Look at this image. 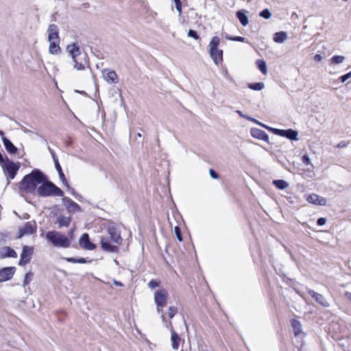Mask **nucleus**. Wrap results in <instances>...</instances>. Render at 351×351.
I'll use <instances>...</instances> for the list:
<instances>
[{
  "instance_id": "obj_4",
  "label": "nucleus",
  "mask_w": 351,
  "mask_h": 351,
  "mask_svg": "<svg viewBox=\"0 0 351 351\" xmlns=\"http://www.w3.org/2000/svg\"><path fill=\"white\" fill-rule=\"evenodd\" d=\"M37 193L40 197L58 196L63 197L64 192L54 183L45 176L44 182H41L37 189Z\"/></svg>"
},
{
  "instance_id": "obj_26",
  "label": "nucleus",
  "mask_w": 351,
  "mask_h": 351,
  "mask_svg": "<svg viewBox=\"0 0 351 351\" xmlns=\"http://www.w3.org/2000/svg\"><path fill=\"white\" fill-rule=\"evenodd\" d=\"M287 38V34L285 32H278L274 35V41L277 43H282Z\"/></svg>"
},
{
  "instance_id": "obj_53",
  "label": "nucleus",
  "mask_w": 351,
  "mask_h": 351,
  "mask_svg": "<svg viewBox=\"0 0 351 351\" xmlns=\"http://www.w3.org/2000/svg\"><path fill=\"white\" fill-rule=\"evenodd\" d=\"M69 190H70V192L75 197V198H77V196H79V195L77 193H75V190L73 189V188H68Z\"/></svg>"
},
{
  "instance_id": "obj_61",
  "label": "nucleus",
  "mask_w": 351,
  "mask_h": 351,
  "mask_svg": "<svg viewBox=\"0 0 351 351\" xmlns=\"http://www.w3.org/2000/svg\"><path fill=\"white\" fill-rule=\"evenodd\" d=\"M29 217V215L27 213L25 214V215H24L25 219H28Z\"/></svg>"
},
{
  "instance_id": "obj_52",
  "label": "nucleus",
  "mask_w": 351,
  "mask_h": 351,
  "mask_svg": "<svg viewBox=\"0 0 351 351\" xmlns=\"http://www.w3.org/2000/svg\"><path fill=\"white\" fill-rule=\"evenodd\" d=\"M322 56L320 54H316L314 56V60L315 62H320V61H322Z\"/></svg>"
},
{
  "instance_id": "obj_30",
  "label": "nucleus",
  "mask_w": 351,
  "mask_h": 351,
  "mask_svg": "<svg viewBox=\"0 0 351 351\" xmlns=\"http://www.w3.org/2000/svg\"><path fill=\"white\" fill-rule=\"evenodd\" d=\"M256 65L262 73H263V74L267 73V64H266V62L265 60H261V59L257 60L256 62Z\"/></svg>"
},
{
  "instance_id": "obj_1",
  "label": "nucleus",
  "mask_w": 351,
  "mask_h": 351,
  "mask_svg": "<svg viewBox=\"0 0 351 351\" xmlns=\"http://www.w3.org/2000/svg\"><path fill=\"white\" fill-rule=\"evenodd\" d=\"M45 175L39 169H34L25 175L19 184V190L21 193H34L38 186L44 182Z\"/></svg>"
},
{
  "instance_id": "obj_16",
  "label": "nucleus",
  "mask_w": 351,
  "mask_h": 351,
  "mask_svg": "<svg viewBox=\"0 0 351 351\" xmlns=\"http://www.w3.org/2000/svg\"><path fill=\"white\" fill-rule=\"evenodd\" d=\"M103 75L104 80L109 84H117L119 82V77L114 71L104 69Z\"/></svg>"
},
{
  "instance_id": "obj_3",
  "label": "nucleus",
  "mask_w": 351,
  "mask_h": 351,
  "mask_svg": "<svg viewBox=\"0 0 351 351\" xmlns=\"http://www.w3.org/2000/svg\"><path fill=\"white\" fill-rule=\"evenodd\" d=\"M67 51L75 64L74 68L78 71L84 70L88 62L87 54L82 53L80 47L75 43L68 45Z\"/></svg>"
},
{
  "instance_id": "obj_28",
  "label": "nucleus",
  "mask_w": 351,
  "mask_h": 351,
  "mask_svg": "<svg viewBox=\"0 0 351 351\" xmlns=\"http://www.w3.org/2000/svg\"><path fill=\"white\" fill-rule=\"evenodd\" d=\"M55 167H56V169L57 170L58 173V176H59V178H60V180L62 181V184L64 185H65L67 188H69V184L66 179V177L62 171V167L59 164H56L55 165Z\"/></svg>"
},
{
  "instance_id": "obj_48",
  "label": "nucleus",
  "mask_w": 351,
  "mask_h": 351,
  "mask_svg": "<svg viewBox=\"0 0 351 351\" xmlns=\"http://www.w3.org/2000/svg\"><path fill=\"white\" fill-rule=\"evenodd\" d=\"M246 119L248 120V121H252L254 122V123L257 124V125H261V124H263L262 123L259 122L258 120H256V119L253 118V117H251L250 116L247 115V117H246Z\"/></svg>"
},
{
  "instance_id": "obj_23",
  "label": "nucleus",
  "mask_w": 351,
  "mask_h": 351,
  "mask_svg": "<svg viewBox=\"0 0 351 351\" xmlns=\"http://www.w3.org/2000/svg\"><path fill=\"white\" fill-rule=\"evenodd\" d=\"M236 16L243 26H246L248 24V17L246 14L245 10H240L237 11L236 12Z\"/></svg>"
},
{
  "instance_id": "obj_33",
  "label": "nucleus",
  "mask_w": 351,
  "mask_h": 351,
  "mask_svg": "<svg viewBox=\"0 0 351 351\" xmlns=\"http://www.w3.org/2000/svg\"><path fill=\"white\" fill-rule=\"evenodd\" d=\"M161 319H162V322L164 323L165 327L168 329H170L171 332H172V330H173V325H172V323L171 321H167V319H166V317L165 315L163 314V313H162V315H161Z\"/></svg>"
},
{
  "instance_id": "obj_59",
  "label": "nucleus",
  "mask_w": 351,
  "mask_h": 351,
  "mask_svg": "<svg viewBox=\"0 0 351 351\" xmlns=\"http://www.w3.org/2000/svg\"><path fill=\"white\" fill-rule=\"evenodd\" d=\"M232 38H234V36H230V35H228V34H226V38L227 40H232Z\"/></svg>"
},
{
  "instance_id": "obj_42",
  "label": "nucleus",
  "mask_w": 351,
  "mask_h": 351,
  "mask_svg": "<svg viewBox=\"0 0 351 351\" xmlns=\"http://www.w3.org/2000/svg\"><path fill=\"white\" fill-rule=\"evenodd\" d=\"M351 77V71L345 74V75H341L340 77H339V80L340 81L343 83L345 82L346 80H348L350 77Z\"/></svg>"
},
{
  "instance_id": "obj_56",
  "label": "nucleus",
  "mask_w": 351,
  "mask_h": 351,
  "mask_svg": "<svg viewBox=\"0 0 351 351\" xmlns=\"http://www.w3.org/2000/svg\"><path fill=\"white\" fill-rule=\"evenodd\" d=\"M4 163V158L1 153L0 152V164L2 165Z\"/></svg>"
},
{
  "instance_id": "obj_45",
  "label": "nucleus",
  "mask_w": 351,
  "mask_h": 351,
  "mask_svg": "<svg viewBox=\"0 0 351 351\" xmlns=\"http://www.w3.org/2000/svg\"><path fill=\"white\" fill-rule=\"evenodd\" d=\"M232 40L238 41V42H243V43H247V41L246 40V38L245 37H242V36H234V38H232Z\"/></svg>"
},
{
  "instance_id": "obj_10",
  "label": "nucleus",
  "mask_w": 351,
  "mask_h": 351,
  "mask_svg": "<svg viewBox=\"0 0 351 351\" xmlns=\"http://www.w3.org/2000/svg\"><path fill=\"white\" fill-rule=\"evenodd\" d=\"M33 247L24 245L22 248V252L21 254V258L19 262L20 266H24L30 262L32 255L33 254Z\"/></svg>"
},
{
  "instance_id": "obj_7",
  "label": "nucleus",
  "mask_w": 351,
  "mask_h": 351,
  "mask_svg": "<svg viewBox=\"0 0 351 351\" xmlns=\"http://www.w3.org/2000/svg\"><path fill=\"white\" fill-rule=\"evenodd\" d=\"M168 292L165 289L157 290L154 293V302L156 304V309L158 313H163L162 308L167 303Z\"/></svg>"
},
{
  "instance_id": "obj_62",
  "label": "nucleus",
  "mask_w": 351,
  "mask_h": 351,
  "mask_svg": "<svg viewBox=\"0 0 351 351\" xmlns=\"http://www.w3.org/2000/svg\"><path fill=\"white\" fill-rule=\"evenodd\" d=\"M174 3H179L181 2V0H173Z\"/></svg>"
},
{
  "instance_id": "obj_58",
  "label": "nucleus",
  "mask_w": 351,
  "mask_h": 351,
  "mask_svg": "<svg viewBox=\"0 0 351 351\" xmlns=\"http://www.w3.org/2000/svg\"><path fill=\"white\" fill-rule=\"evenodd\" d=\"M346 295L348 298V299L351 302V293L346 292Z\"/></svg>"
},
{
  "instance_id": "obj_14",
  "label": "nucleus",
  "mask_w": 351,
  "mask_h": 351,
  "mask_svg": "<svg viewBox=\"0 0 351 351\" xmlns=\"http://www.w3.org/2000/svg\"><path fill=\"white\" fill-rule=\"evenodd\" d=\"M308 293L313 298L317 303L324 307H328L330 304L327 302L324 296L320 293L315 292V291L307 289Z\"/></svg>"
},
{
  "instance_id": "obj_24",
  "label": "nucleus",
  "mask_w": 351,
  "mask_h": 351,
  "mask_svg": "<svg viewBox=\"0 0 351 351\" xmlns=\"http://www.w3.org/2000/svg\"><path fill=\"white\" fill-rule=\"evenodd\" d=\"M50 43L49 51L51 54H58L60 52V40H49Z\"/></svg>"
},
{
  "instance_id": "obj_25",
  "label": "nucleus",
  "mask_w": 351,
  "mask_h": 351,
  "mask_svg": "<svg viewBox=\"0 0 351 351\" xmlns=\"http://www.w3.org/2000/svg\"><path fill=\"white\" fill-rule=\"evenodd\" d=\"M291 326L295 337H298L302 333V324L300 321L293 319L291 320Z\"/></svg>"
},
{
  "instance_id": "obj_20",
  "label": "nucleus",
  "mask_w": 351,
  "mask_h": 351,
  "mask_svg": "<svg viewBox=\"0 0 351 351\" xmlns=\"http://www.w3.org/2000/svg\"><path fill=\"white\" fill-rule=\"evenodd\" d=\"M8 257L16 258L17 254L15 252V250L11 248L10 247H3L0 250V258H5Z\"/></svg>"
},
{
  "instance_id": "obj_8",
  "label": "nucleus",
  "mask_w": 351,
  "mask_h": 351,
  "mask_svg": "<svg viewBox=\"0 0 351 351\" xmlns=\"http://www.w3.org/2000/svg\"><path fill=\"white\" fill-rule=\"evenodd\" d=\"M1 166L3 171L7 173L9 178L12 180L15 178L21 165L20 162H14L7 158L5 163H3Z\"/></svg>"
},
{
  "instance_id": "obj_21",
  "label": "nucleus",
  "mask_w": 351,
  "mask_h": 351,
  "mask_svg": "<svg viewBox=\"0 0 351 351\" xmlns=\"http://www.w3.org/2000/svg\"><path fill=\"white\" fill-rule=\"evenodd\" d=\"M2 142L8 152L11 154H15L17 152L18 148L8 138H2Z\"/></svg>"
},
{
  "instance_id": "obj_15",
  "label": "nucleus",
  "mask_w": 351,
  "mask_h": 351,
  "mask_svg": "<svg viewBox=\"0 0 351 351\" xmlns=\"http://www.w3.org/2000/svg\"><path fill=\"white\" fill-rule=\"evenodd\" d=\"M278 135L283 137H286L287 138L291 141H297L298 132L296 130L293 129H287V130H281L277 132Z\"/></svg>"
},
{
  "instance_id": "obj_2",
  "label": "nucleus",
  "mask_w": 351,
  "mask_h": 351,
  "mask_svg": "<svg viewBox=\"0 0 351 351\" xmlns=\"http://www.w3.org/2000/svg\"><path fill=\"white\" fill-rule=\"evenodd\" d=\"M109 237L101 239V247L103 250L108 252H117L118 245L121 244L122 238L120 230L115 226H110L108 228Z\"/></svg>"
},
{
  "instance_id": "obj_35",
  "label": "nucleus",
  "mask_w": 351,
  "mask_h": 351,
  "mask_svg": "<svg viewBox=\"0 0 351 351\" xmlns=\"http://www.w3.org/2000/svg\"><path fill=\"white\" fill-rule=\"evenodd\" d=\"M259 16L265 19H269L271 16V13L268 9L265 8L259 12Z\"/></svg>"
},
{
  "instance_id": "obj_50",
  "label": "nucleus",
  "mask_w": 351,
  "mask_h": 351,
  "mask_svg": "<svg viewBox=\"0 0 351 351\" xmlns=\"http://www.w3.org/2000/svg\"><path fill=\"white\" fill-rule=\"evenodd\" d=\"M65 260L69 263H77V258H75L68 257V258H66Z\"/></svg>"
},
{
  "instance_id": "obj_63",
  "label": "nucleus",
  "mask_w": 351,
  "mask_h": 351,
  "mask_svg": "<svg viewBox=\"0 0 351 351\" xmlns=\"http://www.w3.org/2000/svg\"><path fill=\"white\" fill-rule=\"evenodd\" d=\"M137 136H138V137H141V133H138V134H137Z\"/></svg>"
},
{
  "instance_id": "obj_44",
  "label": "nucleus",
  "mask_w": 351,
  "mask_h": 351,
  "mask_svg": "<svg viewBox=\"0 0 351 351\" xmlns=\"http://www.w3.org/2000/svg\"><path fill=\"white\" fill-rule=\"evenodd\" d=\"M222 74L223 75V77L228 81L230 82H232L233 80L232 78V77L230 76V75L228 73L227 69H225L224 71H222Z\"/></svg>"
},
{
  "instance_id": "obj_38",
  "label": "nucleus",
  "mask_w": 351,
  "mask_h": 351,
  "mask_svg": "<svg viewBox=\"0 0 351 351\" xmlns=\"http://www.w3.org/2000/svg\"><path fill=\"white\" fill-rule=\"evenodd\" d=\"M187 35L189 37H191V38H194L195 40L199 39V36L195 30L189 29Z\"/></svg>"
},
{
  "instance_id": "obj_29",
  "label": "nucleus",
  "mask_w": 351,
  "mask_h": 351,
  "mask_svg": "<svg viewBox=\"0 0 351 351\" xmlns=\"http://www.w3.org/2000/svg\"><path fill=\"white\" fill-rule=\"evenodd\" d=\"M273 184L278 189L283 190L288 187L289 184L284 180H273Z\"/></svg>"
},
{
  "instance_id": "obj_49",
  "label": "nucleus",
  "mask_w": 351,
  "mask_h": 351,
  "mask_svg": "<svg viewBox=\"0 0 351 351\" xmlns=\"http://www.w3.org/2000/svg\"><path fill=\"white\" fill-rule=\"evenodd\" d=\"M176 8L177 10V11L181 14L182 12V2H179V3H176Z\"/></svg>"
},
{
  "instance_id": "obj_6",
  "label": "nucleus",
  "mask_w": 351,
  "mask_h": 351,
  "mask_svg": "<svg viewBox=\"0 0 351 351\" xmlns=\"http://www.w3.org/2000/svg\"><path fill=\"white\" fill-rule=\"evenodd\" d=\"M219 44L220 38L213 36L208 45L210 56L217 65L223 61V51L218 49Z\"/></svg>"
},
{
  "instance_id": "obj_60",
  "label": "nucleus",
  "mask_w": 351,
  "mask_h": 351,
  "mask_svg": "<svg viewBox=\"0 0 351 351\" xmlns=\"http://www.w3.org/2000/svg\"><path fill=\"white\" fill-rule=\"evenodd\" d=\"M0 136H1V138L5 137L4 135V132L2 130H0Z\"/></svg>"
},
{
  "instance_id": "obj_9",
  "label": "nucleus",
  "mask_w": 351,
  "mask_h": 351,
  "mask_svg": "<svg viewBox=\"0 0 351 351\" xmlns=\"http://www.w3.org/2000/svg\"><path fill=\"white\" fill-rule=\"evenodd\" d=\"M37 226L34 221H27L24 226L19 228L18 232V239H21L25 235H31L36 232Z\"/></svg>"
},
{
  "instance_id": "obj_47",
  "label": "nucleus",
  "mask_w": 351,
  "mask_h": 351,
  "mask_svg": "<svg viewBox=\"0 0 351 351\" xmlns=\"http://www.w3.org/2000/svg\"><path fill=\"white\" fill-rule=\"evenodd\" d=\"M326 222V219L324 217H319L317 220V224L319 226H324Z\"/></svg>"
},
{
  "instance_id": "obj_11",
  "label": "nucleus",
  "mask_w": 351,
  "mask_h": 351,
  "mask_svg": "<svg viewBox=\"0 0 351 351\" xmlns=\"http://www.w3.org/2000/svg\"><path fill=\"white\" fill-rule=\"evenodd\" d=\"M63 205L66 207L69 213H75L81 211V207L73 201L71 198L67 197H62Z\"/></svg>"
},
{
  "instance_id": "obj_12",
  "label": "nucleus",
  "mask_w": 351,
  "mask_h": 351,
  "mask_svg": "<svg viewBox=\"0 0 351 351\" xmlns=\"http://www.w3.org/2000/svg\"><path fill=\"white\" fill-rule=\"evenodd\" d=\"M79 244L81 247L87 250H93L96 245L90 242L88 233H83L79 239Z\"/></svg>"
},
{
  "instance_id": "obj_37",
  "label": "nucleus",
  "mask_w": 351,
  "mask_h": 351,
  "mask_svg": "<svg viewBox=\"0 0 351 351\" xmlns=\"http://www.w3.org/2000/svg\"><path fill=\"white\" fill-rule=\"evenodd\" d=\"M47 148H48V150H49V153L51 155V157H52L53 160L54 162V165H56V164H59L58 158L55 152L53 151V149H52L49 146H48Z\"/></svg>"
},
{
  "instance_id": "obj_18",
  "label": "nucleus",
  "mask_w": 351,
  "mask_h": 351,
  "mask_svg": "<svg viewBox=\"0 0 351 351\" xmlns=\"http://www.w3.org/2000/svg\"><path fill=\"white\" fill-rule=\"evenodd\" d=\"M48 40H60L59 29L56 24L49 25L48 29Z\"/></svg>"
},
{
  "instance_id": "obj_5",
  "label": "nucleus",
  "mask_w": 351,
  "mask_h": 351,
  "mask_svg": "<svg viewBox=\"0 0 351 351\" xmlns=\"http://www.w3.org/2000/svg\"><path fill=\"white\" fill-rule=\"evenodd\" d=\"M46 239L54 247L67 248L71 245V241L69 238L56 230L47 232Z\"/></svg>"
},
{
  "instance_id": "obj_27",
  "label": "nucleus",
  "mask_w": 351,
  "mask_h": 351,
  "mask_svg": "<svg viewBox=\"0 0 351 351\" xmlns=\"http://www.w3.org/2000/svg\"><path fill=\"white\" fill-rule=\"evenodd\" d=\"M171 340L172 342V348L173 350H178L181 339L179 335L175 332V330H172Z\"/></svg>"
},
{
  "instance_id": "obj_22",
  "label": "nucleus",
  "mask_w": 351,
  "mask_h": 351,
  "mask_svg": "<svg viewBox=\"0 0 351 351\" xmlns=\"http://www.w3.org/2000/svg\"><path fill=\"white\" fill-rule=\"evenodd\" d=\"M71 217H65L64 215H60L57 217L55 223L58 225L59 228H61L62 227H68L71 223Z\"/></svg>"
},
{
  "instance_id": "obj_39",
  "label": "nucleus",
  "mask_w": 351,
  "mask_h": 351,
  "mask_svg": "<svg viewBox=\"0 0 351 351\" xmlns=\"http://www.w3.org/2000/svg\"><path fill=\"white\" fill-rule=\"evenodd\" d=\"M174 232H175V234L176 235V238L178 239V240L179 241H182L183 239L182 237V232H181V230H180V227L176 226L174 228Z\"/></svg>"
},
{
  "instance_id": "obj_13",
  "label": "nucleus",
  "mask_w": 351,
  "mask_h": 351,
  "mask_svg": "<svg viewBox=\"0 0 351 351\" xmlns=\"http://www.w3.org/2000/svg\"><path fill=\"white\" fill-rule=\"evenodd\" d=\"M16 271L15 267H6L0 269V282L8 281L12 278Z\"/></svg>"
},
{
  "instance_id": "obj_57",
  "label": "nucleus",
  "mask_w": 351,
  "mask_h": 351,
  "mask_svg": "<svg viewBox=\"0 0 351 351\" xmlns=\"http://www.w3.org/2000/svg\"><path fill=\"white\" fill-rule=\"evenodd\" d=\"M114 285L119 287H122L123 285L122 282L114 280Z\"/></svg>"
},
{
  "instance_id": "obj_46",
  "label": "nucleus",
  "mask_w": 351,
  "mask_h": 351,
  "mask_svg": "<svg viewBox=\"0 0 351 351\" xmlns=\"http://www.w3.org/2000/svg\"><path fill=\"white\" fill-rule=\"evenodd\" d=\"M210 176L213 179H217L219 178L218 173L213 169L209 170Z\"/></svg>"
},
{
  "instance_id": "obj_40",
  "label": "nucleus",
  "mask_w": 351,
  "mask_h": 351,
  "mask_svg": "<svg viewBox=\"0 0 351 351\" xmlns=\"http://www.w3.org/2000/svg\"><path fill=\"white\" fill-rule=\"evenodd\" d=\"M159 283V281H158L157 280L152 279L148 282V287L150 289H154L158 287Z\"/></svg>"
},
{
  "instance_id": "obj_17",
  "label": "nucleus",
  "mask_w": 351,
  "mask_h": 351,
  "mask_svg": "<svg viewBox=\"0 0 351 351\" xmlns=\"http://www.w3.org/2000/svg\"><path fill=\"white\" fill-rule=\"evenodd\" d=\"M250 134L254 138L263 140L269 144V136L264 130L254 128L250 130Z\"/></svg>"
},
{
  "instance_id": "obj_31",
  "label": "nucleus",
  "mask_w": 351,
  "mask_h": 351,
  "mask_svg": "<svg viewBox=\"0 0 351 351\" xmlns=\"http://www.w3.org/2000/svg\"><path fill=\"white\" fill-rule=\"evenodd\" d=\"M265 87L263 82H255L248 84V88L254 90H261Z\"/></svg>"
},
{
  "instance_id": "obj_43",
  "label": "nucleus",
  "mask_w": 351,
  "mask_h": 351,
  "mask_svg": "<svg viewBox=\"0 0 351 351\" xmlns=\"http://www.w3.org/2000/svg\"><path fill=\"white\" fill-rule=\"evenodd\" d=\"M302 162L306 165H308L311 164V160H310V158L308 157V155L306 154H304V156H302Z\"/></svg>"
},
{
  "instance_id": "obj_64",
  "label": "nucleus",
  "mask_w": 351,
  "mask_h": 351,
  "mask_svg": "<svg viewBox=\"0 0 351 351\" xmlns=\"http://www.w3.org/2000/svg\"><path fill=\"white\" fill-rule=\"evenodd\" d=\"M80 94L84 93V91H82V92H80Z\"/></svg>"
},
{
  "instance_id": "obj_36",
  "label": "nucleus",
  "mask_w": 351,
  "mask_h": 351,
  "mask_svg": "<svg viewBox=\"0 0 351 351\" xmlns=\"http://www.w3.org/2000/svg\"><path fill=\"white\" fill-rule=\"evenodd\" d=\"M33 276H34L33 273H32L30 271L25 274V278L23 280L24 286L29 285L30 281L32 280Z\"/></svg>"
},
{
  "instance_id": "obj_34",
  "label": "nucleus",
  "mask_w": 351,
  "mask_h": 351,
  "mask_svg": "<svg viewBox=\"0 0 351 351\" xmlns=\"http://www.w3.org/2000/svg\"><path fill=\"white\" fill-rule=\"evenodd\" d=\"M178 313V308L174 306H171L168 308L167 315L169 319H172Z\"/></svg>"
},
{
  "instance_id": "obj_51",
  "label": "nucleus",
  "mask_w": 351,
  "mask_h": 351,
  "mask_svg": "<svg viewBox=\"0 0 351 351\" xmlns=\"http://www.w3.org/2000/svg\"><path fill=\"white\" fill-rule=\"evenodd\" d=\"M77 263L84 264L88 263V261H86V259L84 258H77ZM90 262V261H88V263Z\"/></svg>"
},
{
  "instance_id": "obj_55",
  "label": "nucleus",
  "mask_w": 351,
  "mask_h": 351,
  "mask_svg": "<svg viewBox=\"0 0 351 351\" xmlns=\"http://www.w3.org/2000/svg\"><path fill=\"white\" fill-rule=\"evenodd\" d=\"M21 130L26 134H30V133H32V132L28 129H27L26 128L23 127V126H21Z\"/></svg>"
},
{
  "instance_id": "obj_54",
  "label": "nucleus",
  "mask_w": 351,
  "mask_h": 351,
  "mask_svg": "<svg viewBox=\"0 0 351 351\" xmlns=\"http://www.w3.org/2000/svg\"><path fill=\"white\" fill-rule=\"evenodd\" d=\"M236 112H237V114H238L241 117L244 118V119H246V117H247V115L244 114H243L241 110H237L236 111Z\"/></svg>"
},
{
  "instance_id": "obj_32",
  "label": "nucleus",
  "mask_w": 351,
  "mask_h": 351,
  "mask_svg": "<svg viewBox=\"0 0 351 351\" xmlns=\"http://www.w3.org/2000/svg\"><path fill=\"white\" fill-rule=\"evenodd\" d=\"M345 59L346 58L343 56L335 55L330 58V63L335 64H341L345 60Z\"/></svg>"
},
{
  "instance_id": "obj_19",
  "label": "nucleus",
  "mask_w": 351,
  "mask_h": 351,
  "mask_svg": "<svg viewBox=\"0 0 351 351\" xmlns=\"http://www.w3.org/2000/svg\"><path fill=\"white\" fill-rule=\"evenodd\" d=\"M307 201L315 205L324 206L326 204L325 198L315 193L309 195L307 197Z\"/></svg>"
},
{
  "instance_id": "obj_41",
  "label": "nucleus",
  "mask_w": 351,
  "mask_h": 351,
  "mask_svg": "<svg viewBox=\"0 0 351 351\" xmlns=\"http://www.w3.org/2000/svg\"><path fill=\"white\" fill-rule=\"evenodd\" d=\"M261 126L264 128H265V129H267L268 131L271 132L273 134H274L276 135H278L277 132L279 130V129L274 128L267 126V125H265L264 123L261 124Z\"/></svg>"
}]
</instances>
